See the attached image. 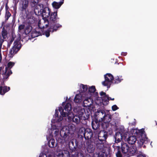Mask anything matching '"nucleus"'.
Instances as JSON below:
<instances>
[{
  "mask_svg": "<svg viewBox=\"0 0 157 157\" xmlns=\"http://www.w3.org/2000/svg\"><path fill=\"white\" fill-rule=\"evenodd\" d=\"M42 23L44 24H43L41 23L42 21L39 20L38 23V26L41 29H44L48 27L49 25V27L50 26V21L47 18H42Z\"/></svg>",
  "mask_w": 157,
  "mask_h": 157,
  "instance_id": "9d476101",
  "label": "nucleus"
},
{
  "mask_svg": "<svg viewBox=\"0 0 157 157\" xmlns=\"http://www.w3.org/2000/svg\"><path fill=\"white\" fill-rule=\"evenodd\" d=\"M1 34L2 37L4 39H6L7 37L8 32L5 29L4 26L3 27L1 32Z\"/></svg>",
  "mask_w": 157,
  "mask_h": 157,
  "instance_id": "7c9ffc66",
  "label": "nucleus"
},
{
  "mask_svg": "<svg viewBox=\"0 0 157 157\" xmlns=\"http://www.w3.org/2000/svg\"><path fill=\"white\" fill-rule=\"evenodd\" d=\"M108 136V132L104 130L101 131L98 133V140L105 142Z\"/></svg>",
  "mask_w": 157,
  "mask_h": 157,
  "instance_id": "ddd939ff",
  "label": "nucleus"
},
{
  "mask_svg": "<svg viewBox=\"0 0 157 157\" xmlns=\"http://www.w3.org/2000/svg\"><path fill=\"white\" fill-rule=\"evenodd\" d=\"M31 36H32V37H35V36H33V35H31Z\"/></svg>",
  "mask_w": 157,
  "mask_h": 157,
  "instance_id": "69168bd1",
  "label": "nucleus"
},
{
  "mask_svg": "<svg viewBox=\"0 0 157 157\" xmlns=\"http://www.w3.org/2000/svg\"><path fill=\"white\" fill-rule=\"evenodd\" d=\"M123 80V79L122 78H119V76H117L115 78H114V79L113 80V81L112 82L114 84H118L120 82Z\"/></svg>",
  "mask_w": 157,
  "mask_h": 157,
  "instance_id": "72a5a7b5",
  "label": "nucleus"
},
{
  "mask_svg": "<svg viewBox=\"0 0 157 157\" xmlns=\"http://www.w3.org/2000/svg\"><path fill=\"white\" fill-rule=\"evenodd\" d=\"M123 134V132L121 131V132H117L114 138H119L121 139H122Z\"/></svg>",
  "mask_w": 157,
  "mask_h": 157,
  "instance_id": "4c0bfd02",
  "label": "nucleus"
},
{
  "mask_svg": "<svg viewBox=\"0 0 157 157\" xmlns=\"http://www.w3.org/2000/svg\"><path fill=\"white\" fill-rule=\"evenodd\" d=\"M10 89V87L6 86H0V94L4 95L6 93L9 91Z\"/></svg>",
  "mask_w": 157,
  "mask_h": 157,
  "instance_id": "412c9836",
  "label": "nucleus"
},
{
  "mask_svg": "<svg viewBox=\"0 0 157 157\" xmlns=\"http://www.w3.org/2000/svg\"><path fill=\"white\" fill-rule=\"evenodd\" d=\"M41 23H42V24H44V23H42V21Z\"/></svg>",
  "mask_w": 157,
  "mask_h": 157,
  "instance_id": "774afa93",
  "label": "nucleus"
},
{
  "mask_svg": "<svg viewBox=\"0 0 157 157\" xmlns=\"http://www.w3.org/2000/svg\"><path fill=\"white\" fill-rule=\"evenodd\" d=\"M87 146L86 150L87 152L90 153H93L95 147L91 140H87L86 142Z\"/></svg>",
  "mask_w": 157,
  "mask_h": 157,
  "instance_id": "4468645a",
  "label": "nucleus"
},
{
  "mask_svg": "<svg viewBox=\"0 0 157 157\" xmlns=\"http://www.w3.org/2000/svg\"><path fill=\"white\" fill-rule=\"evenodd\" d=\"M15 37V36L12 35L11 36V38H10V41L9 42H8V44L7 45V48H8L10 47V46L12 44V42H13L14 40V38Z\"/></svg>",
  "mask_w": 157,
  "mask_h": 157,
  "instance_id": "f704fd0d",
  "label": "nucleus"
},
{
  "mask_svg": "<svg viewBox=\"0 0 157 157\" xmlns=\"http://www.w3.org/2000/svg\"><path fill=\"white\" fill-rule=\"evenodd\" d=\"M5 8H6V11H9L8 10V9H9V7L7 5V3H6L5 5Z\"/></svg>",
  "mask_w": 157,
  "mask_h": 157,
  "instance_id": "864d4df0",
  "label": "nucleus"
},
{
  "mask_svg": "<svg viewBox=\"0 0 157 157\" xmlns=\"http://www.w3.org/2000/svg\"><path fill=\"white\" fill-rule=\"evenodd\" d=\"M55 140L54 139H51L48 142V146L51 148H53L56 146V144H55Z\"/></svg>",
  "mask_w": 157,
  "mask_h": 157,
  "instance_id": "c756f323",
  "label": "nucleus"
},
{
  "mask_svg": "<svg viewBox=\"0 0 157 157\" xmlns=\"http://www.w3.org/2000/svg\"><path fill=\"white\" fill-rule=\"evenodd\" d=\"M62 1L59 2H54L52 3V6L55 9H59L63 3L64 0Z\"/></svg>",
  "mask_w": 157,
  "mask_h": 157,
  "instance_id": "bb28decb",
  "label": "nucleus"
},
{
  "mask_svg": "<svg viewBox=\"0 0 157 157\" xmlns=\"http://www.w3.org/2000/svg\"><path fill=\"white\" fill-rule=\"evenodd\" d=\"M90 117V114L88 112L87 113L86 112H84L83 114V115L82 116V120H87Z\"/></svg>",
  "mask_w": 157,
  "mask_h": 157,
  "instance_id": "c9c22d12",
  "label": "nucleus"
},
{
  "mask_svg": "<svg viewBox=\"0 0 157 157\" xmlns=\"http://www.w3.org/2000/svg\"><path fill=\"white\" fill-rule=\"evenodd\" d=\"M105 114V112L103 110L100 109L98 110L95 114V119L102 122L104 118V115Z\"/></svg>",
  "mask_w": 157,
  "mask_h": 157,
  "instance_id": "9b49d317",
  "label": "nucleus"
},
{
  "mask_svg": "<svg viewBox=\"0 0 157 157\" xmlns=\"http://www.w3.org/2000/svg\"><path fill=\"white\" fill-rule=\"evenodd\" d=\"M14 25V23L12 22L11 23H7V24L6 26H4L5 27H6V28H11L13 27V25Z\"/></svg>",
  "mask_w": 157,
  "mask_h": 157,
  "instance_id": "c03bdc74",
  "label": "nucleus"
},
{
  "mask_svg": "<svg viewBox=\"0 0 157 157\" xmlns=\"http://www.w3.org/2000/svg\"><path fill=\"white\" fill-rule=\"evenodd\" d=\"M4 67L3 66L0 67V74H1V71L4 69Z\"/></svg>",
  "mask_w": 157,
  "mask_h": 157,
  "instance_id": "6e6d98bb",
  "label": "nucleus"
},
{
  "mask_svg": "<svg viewBox=\"0 0 157 157\" xmlns=\"http://www.w3.org/2000/svg\"><path fill=\"white\" fill-rule=\"evenodd\" d=\"M16 10H17L16 7L13 8V10L14 11H15L16 12Z\"/></svg>",
  "mask_w": 157,
  "mask_h": 157,
  "instance_id": "680f3d73",
  "label": "nucleus"
},
{
  "mask_svg": "<svg viewBox=\"0 0 157 157\" xmlns=\"http://www.w3.org/2000/svg\"><path fill=\"white\" fill-rule=\"evenodd\" d=\"M127 135V134L126 133H124L123 134L124 136V137L125 138H126Z\"/></svg>",
  "mask_w": 157,
  "mask_h": 157,
  "instance_id": "bf43d9fd",
  "label": "nucleus"
},
{
  "mask_svg": "<svg viewBox=\"0 0 157 157\" xmlns=\"http://www.w3.org/2000/svg\"><path fill=\"white\" fill-rule=\"evenodd\" d=\"M101 126L104 129H106L109 127V124L113 125L116 124V122L112 119V116L109 114L104 115V118L101 123Z\"/></svg>",
  "mask_w": 157,
  "mask_h": 157,
  "instance_id": "423d86ee",
  "label": "nucleus"
},
{
  "mask_svg": "<svg viewBox=\"0 0 157 157\" xmlns=\"http://www.w3.org/2000/svg\"><path fill=\"white\" fill-rule=\"evenodd\" d=\"M100 95L102 97V100L103 101H105L106 98L107 96L108 95H106L105 93L103 92V91H101L100 93Z\"/></svg>",
  "mask_w": 157,
  "mask_h": 157,
  "instance_id": "a19ab883",
  "label": "nucleus"
},
{
  "mask_svg": "<svg viewBox=\"0 0 157 157\" xmlns=\"http://www.w3.org/2000/svg\"><path fill=\"white\" fill-rule=\"evenodd\" d=\"M96 89L95 86H92L89 87L88 89V92L90 93H94L95 92Z\"/></svg>",
  "mask_w": 157,
  "mask_h": 157,
  "instance_id": "ea45409f",
  "label": "nucleus"
},
{
  "mask_svg": "<svg viewBox=\"0 0 157 157\" xmlns=\"http://www.w3.org/2000/svg\"><path fill=\"white\" fill-rule=\"evenodd\" d=\"M95 96L96 97H97L98 96V93L97 92H96L95 93Z\"/></svg>",
  "mask_w": 157,
  "mask_h": 157,
  "instance_id": "13d9d810",
  "label": "nucleus"
},
{
  "mask_svg": "<svg viewBox=\"0 0 157 157\" xmlns=\"http://www.w3.org/2000/svg\"><path fill=\"white\" fill-rule=\"evenodd\" d=\"M74 111L75 112H76V115L81 118L82 117L84 112H85L84 109L80 107L76 108Z\"/></svg>",
  "mask_w": 157,
  "mask_h": 157,
  "instance_id": "5701e85b",
  "label": "nucleus"
},
{
  "mask_svg": "<svg viewBox=\"0 0 157 157\" xmlns=\"http://www.w3.org/2000/svg\"><path fill=\"white\" fill-rule=\"evenodd\" d=\"M127 54V53L126 52H123L121 53V55L123 56H126Z\"/></svg>",
  "mask_w": 157,
  "mask_h": 157,
  "instance_id": "4d7b16f0",
  "label": "nucleus"
},
{
  "mask_svg": "<svg viewBox=\"0 0 157 157\" xmlns=\"http://www.w3.org/2000/svg\"><path fill=\"white\" fill-rule=\"evenodd\" d=\"M25 28V25L24 24H21L20 25L18 28V31L19 32H21V31L24 29Z\"/></svg>",
  "mask_w": 157,
  "mask_h": 157,
  "instance_id": "a18cd8bd",
  "label": "nucleus"
},
{
  "mask_svg": "<svg viewBox=\"0 0 157 157\" xmlns=\"http://www.w3.org/2000/svg\"><path fill=\"white\" fill-rule=\"evenodd\" d=\"M121 150L123 153L126 154L128 151L129 146L128 144L123 142L121 143Z\"/></svg>",
  "mask_w": 157,
  "mask_h": 157,
  "instance_id": "aec40b11",
  "label": "nucleus"
},
{
  "mask_svg": "<svg viewBox=\"0 0 157 157\" xmlns=\"http://www.w3.org/2000/svg\"><path fill=\"white\" fill-rule=\"evenodd\" d=\"M94 143L96 145L98 149L101 150L104 148V143H105V142H103L102 141H100L99 140L97 139L94 140Z\"/></svg>",
  "mask_w": 157,
  "mask_h": 157,
  "instance_id": "dca6fc26",
  "label": "nucleus"
},
{
  "mask_svg": "<svg viewBox=\"0 0 157 157\" xmlns=\"http://www.w3.org/2000/svg\"><path fill=\"white\" fill-rule=\"evenodd\" d=\"M65 102H63L62 103V105L63 106L65 104Z\"/></svg>",
  "mask_w": 157,
  "mask_h": 157,
  "instance_id": "e2e57ef3",
  "label": "nucleus"
},
{
  "mask_svg": "<svg viewBox=\"0 0 157 157\" xmlns=\"http://www.w3.org/2000/svg\"><path fill=\"white\" fill-rule=\"evenodd\" d=\"M136 147L134 145L131 146L128 148V154L130 156L134 155L135 153H136L137 151Z\"/></svg>",
  "mask_w": 157,
  "mask_h": 157,
  "instance_id": "b1692460",
  "label": "nucleus"
},
{
  "mask_svg": "<svg viewBox=\"0 0 157 157\" xmlns=\"http://www.w3.org/2000/svg\"><path fill=\"white\" fill-rule=\"evenodd\" d=\"M4 39H4L3 38V39H2L1 38V40H0V48H1L2 47L3 43L4 41Z\"/></svg>",
  "mask_w": 157,
  "mask_h": 157,
  "instance_id": "3c124183",
  "label": "nucleus"
},
{
  "mask_svg": "<svg viewBox=\"0 0 157 157\" xmlns=\"http://www.w3.org/2000/svg\"><path fill=\"white\" fill-rule=\"evenodd\" d=\"M15 63L13 62H9L7 64V66L5 67V70H9L10 69L14 66Z\"/></svg>",
  "mask_w": 157,
  "mask_h": 157,
  "instance_id": "2f4dec72",
  "label": "nucleus"
},
{
  "mask_svg": "<svg viewBox=\"0 0 157 157\" xmlns=\"http://www.w3.org/2000/svg\"><path fill=\"white\" fill-rule=\"evenodd\" d=\"M79 133L81 137L84 136L86 140H90L92 137L93 133L92 130L89 128L82 127L79 129Z\"/></svg>",
  "mask_w": 157,
  "mask_h": 157,
  "instance_id": "0eeeda50",
  "label": "nucleus"
},
{
  "mask_svg": "<svg viewBox=\"0 0 157 157\" xmlns=\"http://www.w3.org/2000/svg\"><path fill=\"white\" fill-rule=\"evenodd\" d=\"M4 6H2L1 7L0 11H1L3 8Z\"/></svg>",
  "mask_w": 157,
  "mask_h": 157,
  "instance_id": "052dcab7",
  "label": "nucleus"
},
{
  "mask_svg": "<svg viewBox=\"0 0 157 157\" xmlns=\"http://www.w3.org/2000/svg\"><path fill=\"white\" fill-rule=\"evenodd\" d=\"M71 110V105L69 103H67L65 105L64 109L62 107L59 108V111L60 112L61 115L59 116L57 109L55 110V116L56 120L58 122L61 121L63 119V117L69 115V113Z\"/></svg>",
  "mask_w": 157,
  "mask_h": 157,
  "instance_id": "f257e3e1",
  "label": "nucleus"
},
{
  "mask_svg": "<svg viewBox=\"0 0 157 157\" xmlns=\"http://www.w3.org/2000/svg\"><path fill=\"white\" fill-rule=\"evenodd\" d=\"M101 123H102V122L94 119L92 121L91 123L92 128L95 130L98 129L99 128L100 125H101Z\"/></svg>",
  "mask_w": 157,
  "mask_h": 157,
  "instance_id": "f3484780",
  "label": "nucleus"
},
{
  "mask_svg": "<svg viewBox=\"0 0 157 157\" xmlns=\"http://www.w3.org/2000/svg\"><path fill=\"white\" fill-rule=\"evenodd\" d=\"M137 129H136V130H137ZM136 134H137V133L136 131Z\"/></svg>",
  "mask_w": 157,
  "mask_h": 157,
  "instance_id": "338daca9",
  "label": "nucleus"
},
{
  "mask_svg": "<svg viewBox=\"0 0 157 157\" xmlns=\"http://www.w3.org/2000/svg\"><path fill=\"white\" fill-rule=\"evenodd\" d=\"M93 102L90 98L86 99L83 102V105L84 107H89L91 106Z\"/></svg>",
  "mask_w": 157,
  "mask_h": 157,
  "instance_id": "a878e982",
  "label": "nucleus"
},
{
  "mask_svg": "<svg viewBox=\"0 0 157 157\" xmlns=\"http://www.w3.org/2000/svg\"><path fill=\"white\" fill-rule=\"evenodd\" d=\"M136 140V137L135 136H130L127 139V141L129 144H133Z\"/></svg>",
  "mask_w": 157,
  "mask_h": 157,
  "instance_id": "393cba45",
  "label": "nucleus"
},
{
  "mask_svg": "<svg viewBox=\"0 0 157 157\" xmlns=\"http://www.w3.org/2000/svg\"><path fill=\"white\" fill-rule=\"evenodd\" d=\"M11 14L9 11H6L5 13V22L8 20L9 18L11 16Z\"/></svg>",
  "mask_w": 157,
  "mask_h": 157,
  "instance_id": "79ce46f5",
  "label": "nucleus"
},
{
  "mask_svg": "<svg viewBox=\"0 0 157 157\" xmlns=\"http://www.w3.org/2000/svg\"><path fill=\"white\" fill-rule=\"evenodd\" d=\"M53 27H51V26L50 25L49 28L47 30L45 31L44 34L47 37H48L50 36V32L53 33L54 32H56L57 31L54 30V28H53Z\"/></svg>",
  "mask_w": 157,
  "mask_h": 157,
  "instance_id": "c85d7f7f",
  "label": "nucleus"
},
{
  "mask_svg": "<svg viewBox=\"0 0 157 157\" xmlns=\"http://www.w3.org/2000/svg\"><path fill=\"white\" fill-rule=\"evenodd\" d=\"M50 17L49 18L50 22V25L51 27H53L54 30H57L58 29L62 27V25L59 23H56L59 19L58 17L57 11L52 13L50 14Z\"/></svg>",
  "mask_w": 157,
  "mask_h": 157,
  "instance_id": "39448f33",
  "label": "nucleus"
},
{
  "mask_svg": "<svg viewBox=\"0 0 157 157\" xmlns=\"http://www.w3.org/2000/svg\"><path fill=\"white\" fill-rule=\"evenodd\" d=\"M21 47V45L17 40L14 41L13 45L10 49L8 56L10 59L12 58L14 55L17 53Z\"/></svg>",
  "mask_w": 157,
  "mask_h": 157,
  "instance_id": "6e6552de",
  "label": "nucleus"
},
{
  "mask_svg": "<svg viewBox=\"0 0 157 157\" xmlns=\"http://www.w3.org/2000/svg\"><path fill=\"white\" fill-rule=\"evenodd\" d=\"M138 146L141 147L144 144L150 143V140L146 136L144 128L138 129Z\"/></svg>",
  "mask_w": 157,
  "mask_h": 157,
  "instance_id": "20e7f679",
  "label": "nucleus"
},
{
  "mask_svg": "<svg viewBox=\"0 0 157 157\" xmlns=\"http://www.w3.org/2000/svg\"><path fill=\"white\" fill-rule=\"evenodd\" d=\"M67 117H68L69 121H72L73 122L75 123L76 124L79 123L80 120H82L81 118L76 115L75 116L73 115L72 117H71L69 115Z\"/></svg>",
  "mask_w": 157,
  "mask_h": 157,
  "instance_id": "6ab92c4d",
  "label": "nucleus"
},
{
  "mask_svg": "<svg viewBox=\"0 0 157 157\" xmlns=\"http://www.w3.org/2000/svg\"><path fill=\"white\" fill-rule=\"evenodd\" d=\"M39 157H47V156L46 154L41 153L40 154Z\"/></svg>",
  "mask_w": 157,
  "mask_h": 157,
  "instance_id": "603ef678",
  "label": "nucleus"
},
{
  "mask_svg": "<svg viewBox=\"0 0 157 157\" xmlns=\"http://www.w3.org/2000/svg\"><path fill=\"white\" fill-rule=\"evenodd\" d=\"M81 85H82V92H85L88 89V87L87 85H84L82 84H81Z\"/></svg>",
  "mask_w": 157,
  "mask_h": 157,
  "instance_id": "37998d69",
  "label": "nucleus"
},
{
  "mask_svg": "<svg viewBox=\"0 0 157 157\" xmlns=\"http://www.w3.org/2000/svg\"><path fill=\"white\" fill-rule=\"evenodd\" d=\"M2 60V55L1 53V52L0 50V63H1Z\"/></svg>",
  "mask_w": 157,
  "mask_h": 157,
  "instance_id": "5fc2aeb1",
  "label": "nucleus"
},
{
  "mask_svg": "<svg viewBox=\"0 0 157 157\" xmlns=\"http://www.w3.org/2000/svg\"><path fill=\"white\" fill-rule=\"evenodd\" d=\"M112 147L115 150H117V152L116 153V157H122V155L121 152L120 146L116 145V144H115V145H113Z\"/></svg>",
  "mask_w": 157,
  "mask_h": 157,
  "instance_id": "4be33fe9",
  "label": "nucleus"
},
{
  "mask_svg": "<svg viewBox=\"0 0 157 157\" xmlns=\"http://www.w3.org/2000/svg\"><path fill=\"white\" fill-rule=\"evenodd\" d=\"M115 142L116 143H119L121 142V140H122V139H121L119 138H115Z\"/></svg>",
  "mask_w": 157,
  "mask_h": 157,
  "instance_id": "8fccbe9b",
  "label": "nucleus"
},
{
  "mask_svg": "<svg viewBox=\"0 0 157 157\" xmlns=\"http://www.w3.org/2000/svg\"><path fill=\"white\" fill-rule=\"evenodd\" d=\"M143 147L144 148H145L146 147V146L145 145H144L143 146Z\"/></svg>",
  "mask_w": 157,
  "mask_h": 157,
  "instance_id": "0e129e2a",
  "label": "nucleus"
},
{
  "mask_svg": "<svg viewBox=\"0 0 157 157\" xmlns=\"http://www.w3.org/2000/svg\"><path fill=\"white\" fill-rule=\"evenodd\" d=\"M75 131V126L74 125H70L68 126L67 128H63L60 131V134L62 139L66 141L69 137V135H72L74 134Z\"/></svg>",
  "mask_w": 157,
  "mask_h": 157,
  "instance_id": "7ed1b4c3",
  "label": "nucleus"
},
{
  "mask_svg": "<svg viewBox=\"0 0 157 157\" xmlns=\"http://www.w3.org/2000/svg\"><path fill=\"white\" fill-rule=\"evenodd\" d=\"M104 77L105 80L102 82V84L103 86L109 88L110 87L113 80L114 79V77L111 74L107 73L104 75Z\"/></svg>",
  "mask_w": 157,
  "mask_h": 157,
  "instance_id": "1a4fd4ad",
  "label": "nucleus"
},
{
  "mask_svg": "<svg viewBox=\"0 0 157 157\" xmlns=\"http://www.w3.org/2000/svg\"><path fill=\"white\" fill-rule=\"evenodd\" d=\"M32 30V27L29 25H27L25 29V34H28Z\"/></svg>",
  "mask_w": 157,
  "mask_h": 157,
  "instance_id": "e433bc0d",
  "label": "nucleus"
},
{
  "mask_svg": "<svg viewBox=\"0 0 157 157\" xmlns=\"http://www.w3.org/2000/svg\"><path fill=\"white\" fill-rule=\"evenodd\" d=\"M78 142L76 140H71L69 142L68 152L70 157H83V153L78 150Z\"/></svg>",
  "mask_w": 157,
  "mask_h": 157,
  "instance_id": "f03ea898",
  "label": "nucleus"
},
{
  "mask_svg": "<svg viewBox=\"0 0 157 157\" xmlns=\"http://www.w3.org/2000/svg\"><path fill=\"white\" fill-rule=\"evenodd\" d=\"M68 156L70 157L68 151H67L66 153L65 151L64 152L63 151L60 152L58 155V157H68Z\"/></svg>",
  "mask_w": 157,
  "mask_h": 157,
  "instance_id": "473e14b6",
  "label": "nucleus"
},
{
  "mask_svg": "<svg viewBox=\"0 0 157 157\" xmlns=\"http://www.w3.org/2000/svg\"><path fill=\"white\" fill-rule=\"evenodd\" d=\"M118 109L119 108L116 105H113L112 107V110L113 111H115Z\"/></svg>",
  "mask_w": 157,
  "mask_h": 157,
  "instance_id": "09e8293b",
  "label": "nucleus"
},
{
  "mask_svg": "<svg viewBox=\"0 0 157 157\" xmlns=\"http://www.w3.org/2000/svg\"><path fill=\"white\" fill-rule=\"evenodd\" d=\"M106 99H105L104 101L105 102H109V100H114V98H111V97H110L109 96V95H108L107 96V97L106 98Z\"/></svg>",
  "mask_w": 157,
  "mask_h": 157,
  "instance_id": "49530a36",
  "label": "nucleus"
},
{
  "mask_svg": "<svg viewBox=\"0 0 157 157\" xmlns=\"http://www.w3.org/2000/svg\"><path fill=\"white\" fill-rule=\"evenodd\" d=\"M82 101V96L80 94L76 95L74 99V101L75 103H79Z\"/></svg>",
  "mask_w": 157,
  "mask_h": 157,
  "instance_id": "cd10ccee",
  "label": "nucleus"
},
{
  "mask_svg": "<svg viewBox=\"0 0 157 157\" xmlns=\"http://www.w3.org/2000/svg\"><path fill=\"white\" fill-rule=\"evenodd\" d=\"M42 18H47L50 14L51 10L48 7H45L42 10Z\"/></svg>",
  "mask_w": 157,
  "mask_h": 157,
  "instance_id": "a211bd4d",
  "label": "nucleus"
},
{
  "mask_svg": "<svg viewBox=\"0 0 157 157\" xmlns=\"http://www.w3.org/2000/svg\"><path fill=\"white\" fill-rule=\"evenodd\" d=\"M5 70V72L2 74V75H3V76L2 79L3 82H2L1 83L2 85L4 84V82L6 81L8 79L10 76L12 74V72L11 70Z\"/></svg>",
  "mask_w": 157,
  "mask_h": 157,
  "instance_id": "2eb2a0df",
  "label": "nucleus"
},
{
  "mask_svg": "<svg viewBox=\"0 0 157 157\" xmlns=\"http://www.w3.org/2000/svg\"><path fill=\"white\" fill-rule=\"evenodd\" d=\"M52 131H53L54 130V134L55 135V136H56L58 134L59 132V129L56 128V126H53L52 127Z\"/></svg>",
  "mask_w": 157,
  "mask_h": 157,
  "instance_id": "58836bf2",
  "label": "nucleus"
},
{
  "mask_svg": "<svg viewBox=\"0 0 157 157\" xmlns=\"http://www.w3.org/2000/svg\"><path fill=\"white\" fill-rule=\"evenodd\" d=\"M138 157H146V155L141 151L138 152Z\"/></svg>",
  "mask_w": 157,
  "mask_h": 157,
  "instance_id": "de8ad7c7",
  "label": "nucleus"
},
{
  "mask_svg": "<svg viewBox=\"0 0 157 157\" xmlns=\"http://www.w3.org/2000/svg\"><path fill=\"white\" fill-rule=\"evenodd\" d=\"M29 1L28 0H22L20 2L19 9L22 12H26L28 6Z\"/></svg>",
  "mask_w": 157,
  "mask_h": 157,
  "instance_id": "f8f14e48",
  "label": "nucleus"
}]
</instances>
